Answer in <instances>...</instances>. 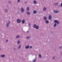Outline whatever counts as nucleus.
<instances>
[{"mask_svg": "<svg viewBox=\"0 0 62 62\" xmlns=\"http://www.w3.org/2000/svg\"><path fill=\"white\" fill-rule=\"evenodd\" d=\"M10 23V21H8V23L6 24V27H8Z\"/></svg>", "mask_w": 62, "mask_h": 62, "instance_id": "1", "label": "nucleus"}, {"mask_svg": "<svg viewBox=\"0 0 62 62\" xmlns=\"http://www.w3.org/2000/svg\"><path fill=\"white\" fill-rule=\"evenodd\" d=\"M54 22L55 23H57V24H59V23H60L58 21V20H55L54 21Z\"/></svg>", "mask_w": 62, "mask_h": 62, "instance_id": "2", "label": "nucleus"}, {"mask_svg": "<svg viewBox=\"0 0 62 62\" xmlns=\"http://www.w3.org/2000/svg\"><path fill=\"white\" fill-rule=\"evenodd\" d=\"M21 12L22 13H23L24 12V10L23 8H22L21 9Z\"/></svg>", "mask_w": 62, "mask_h": 62, "instance_id": "3", "label": "nucleus"}, {"mask_svg": "<svg viewBox=\"0 0 62 62\" xmlns=\"http://www.w3.org/2000/svg\"><path fill=\"white\" fill-rule=\"evenodd\" d=\"M54 12L55 13H59V11L57 10H54Z\"/></svg>", "mask_w": 62, "mask_h": 62, "instance_id": "4", "label": "nucleus"}, {"mask_svg": "<svg viewBox=\"0 0 62 62\" xmlns=\"http://www.w3.org/2000/svg\"><path fill=\"white\" fill-rule=\"evenodd\" d=\"M20 38V35H17L16 37V39H19Z\"/></svg>", "mask_w": 62, "mask_h": 62, "instance_id": "5", "label": "nucleus"}, {"mask_svg": "<svg viewBox=\"0 0 62 62\" xmlns=\"http://www.w3.org/2000/svg\"><path fill=\"white\" fill-rule=\"evenodd\" d=\"M17 22L18 23H21V20L19 19H18L17 20Z\"/></svg>", "mask_w": 62, "mask_h": 62, "instance_id": "6", "label": "nucleus"}, {"mask_svg": "<svg viewBox=\"0 0 62 62\" xmlns=\"http://www.w3.org/2000/svg\"><path fill=\"white\" fill-rule=\"evenodd\" d=\"M43 19L45 21H46L47 19V18L46 16H44L43 18Z\"/></svg>", "mask_w": 62, "mask_h": 62, "instance_id": "7", "label": "nucleus"}, {"mask_svg": "<svg viewBox=\"0 0 62 62\" xmlns=\"http://www.w3.org/2000/svg\"><path fill=\"white\" fill-rule=\"evenodd\" d=\"M25 23V19L23 20L22 21V24H24Z\"/></svg>", "mask_w": 62, "mask_h": 62, "instance_id": "8", "label": "nucleus"}, {"mask_svg": "<svg viewBox=\"0 0 62 62\" xmlns=\"http://www.w3.org/2000/svg\"><path fill=\"white\" fill-rule=\"evenodd\" d=\"M37 13V11L35 10H34L33 11V14H36Z\"/></svg>", "mask_w": 62, "mask_h": 62, "instance_id": "9", "label": "nucleus"}, {"mask_svg": "<svg viewBox=\"0 0 62 62\" xmlns=\"http://www.w3.org/2000/svg\"><path fill=\"white\" fill-rule=\"evenodd\" d=\"M49 20H51L52 19V16L51 15H49Z\"/></svg>", "mask_w": 62, "mask_h": 62, "instance_id": "10", "label": "nucleus"}, {"mask_svg": "<svg viewBox=\"0 0 62 62\" xmlns=\"http://www.w3.org/2000/svg\"><path fill=\"white\" fill-rule=\"evenodd\" d=\"M46 8L44 7L43 8V11H46Z\"/></svg>", "mask_w": 62, "mask_h": 62, "instance_id": "11", "label": "nucleus"}, {"mask_svg": "<svg viewBox=\"0 0 62 62\" xmlns=\"http://www.w3.org/2000/svg\"><path fill=\"white\" fill-rule=\"evenodd\" d=\"M26 9L27 11H29V10H30V9L29 8V7H27Z\"/></svg>", "mask_w": 62, "mask_h": 62, "instance_id": "12", "label": "nucleus"}, {"mask_svg": "<svg viewBox=\"0 0 62 62\" xmlns=\"http://www.w3.org/2000/svg\"><path fill=\"white\" fill-rule=\"evenodd\" d=\"M27 14V15H30V13L29 12H26Z\"/></svg>", "mask_w": 62, "mask_h": 62, "instance_id": "13", "label": "nucleus"}, {"mask_svg": "<svg viewBox=\"0 0 62 62\" xmlns=\"http://www.w3.org/2000/svg\"><path fill=\"white\" fill-rule=\"evenodd\" d=\"M0 56H1V57H3V58H4L5 57V55H2Z\"/></svg>", "mask_w": 62, "mask_h": 62, "instance_id": "14", "label": "nucleus"}, {"mask_svg": "<svg viewBox=\"0 0 62 62\" xmlns=\"http://www.w3.org/2000/svg\"><path fill=\"white\" fill-rule=\"evenodd\" d=\"M5 13H8V10L7 9H6L5 10Z\"/></svg>", "mask_w": 62, "mask_h": 62, "instance_id": "15", "label": "nucleus"}, {"mask_svg": "<svg viewBox=\"0 0 62 62\" xmlns=\"http://www.w3.org/2000/svg\"><path fill=\"white\" fill-rule=\"evenodd\" d=\"M37 26V24H35L34 25H33V28H36V27Z\"/></svg>", "mask_w": 62, "mask_h": 62, "instance_id": "16", "label": "nucleus"}, {"mask_svg": "<svg viewBox=\"0 0 62 62\" xmlns=\"http://www.w3.org/2000/svg\"><path fill=\"white\" fill-rule=\"evenodd\" d=\"M35 28H36V29H39V26H37Z\"/></svg>", "mask_w": 62, "mask_h": 62, "instance_id": "17", "label": "nucleus"}, {"mask_svg": "<svg viewBox=\"0 0 62 62\" xmlns=\"http://www.w3.org/2000/svg\"><path fill=\"white\" fill-rule=\"evenodd\" d=\"M25 48L26 49H29V46H25Z\"/></svg>", "mask_w": 62, "mask_h": 62, "instance_id": "18", "label": "nucleus"}, {"mask_svg": "<svg viewBox=\"0 0 62 62\" xmlns=\"http://www.w3.org/2000/svg\"><path fill=\"white\" fill-rule=\"evenodd\" d=\"M33 3L34 4H37V2L36 0H34L33 2Z\"/></svg>", "mask_w": 62, "mask_h": 62, "instance_id": "19", "label": "nucleus"}, {"mask_svg": "<svg viewBox=\"0 0 62 62\" xmlns=\"http://www.w3.org/2000/svg\"><path fill=\"white\" fill-rule=\"evenodd\" d=\"M54 5H58V2H56V3H54Z\"/></svg>", "mask_w": 62, "mask_h": 62, "instance_id": "20", "label": "nucleus"}, {"mask_svg": "<svg viewBox=\"0 0 62 62\" xmlns=\"http://www.w3.org/2000/svg\"><path fill=\"white\" fill-rule=\"evenodd\" d=\"M56 26H57V24L56 23H55L53 25V27H56Z\"/></svg>", "mask_w": 62, "mask_h": 62, "instance_id": "21", "label": "nucleus"}, {"mask_svg": "<svg viewBox=\"0 0 62 62\" xmlns=\"http://www.w3.org/2000/svg\"><path fill=\"white\" fill-rule=\"evenodd\" d=\"M29 27H31V24L30 23H29L28 24Z\"/></svg>", "mask_w": 62, "mask_h": 62, "instance_id": "22", "label": "nucleus"}, {"mask_svg": "<svg viewBox=\"0 0 62 62\" xmlns=\"http://www.w3.org/2000/svg\"><path fill=\"white\" fill-rule=\"evenodd\" d=\"M21 46H22V45H19L18 48V49H20L21 47Z\"/></svg>", "mask_w": 62, "mask_h": 62, "instance_id": "23", "label": "nucleus"}, {"mask_svg": "<svg viewBox=\"0 0 62 62\" xmlns=\"http://www.w3.org/2000/svg\"><path fill=\"white\" fill-rule=\"evenodd\" d=\"M36 61V58L35 59H34L32 61L33 62H35Z\"/></svg>", "mask_w": 62, "mask_h": 62, "instance_id": "24", "label": "nucleus"}, {"mask_svg": "<svg viewBox=\"0 0 62 62\" xmlns=\"http://www.w3.org/2000/svg\"><path fill=\"white\" fill-rule=\"evenodd\" d=\"M17 43L18 44H20V40H18Z\"/></svg>", "mask_w": 62, "mask_h": 62, "instance_id": "25", "label": "nucleus"}, {"mask_svg": "<svg viewBox=\"0 0 62 62\" xmlns=\"http://www.w3.org/2000/svg\"><path fill=\"white\" fill-rule=\"evenodd\" d=\"M13 50L14 51H16V48L15 47H14L13 48Z\"/></svg>", "mask_w": 62, "mask_h": 62, "instance_id": "26", "label": "nucleus"}, {"mask_svg": "<svg viewBox=\"0 0 62 62\" xmlns=\"http://www.w3.org/2000/svg\"><path fill=\"white\" fill-rule=\"evenodd\" d=\"M26 38L27 39H29L30 38V36H28L26 37Z\"/></svg>", "mask_w": 62, "mask_h": 62, "instance_id": "27", "label": "nucleus"}, {"mask_svg": "<svg viewBox=\"0 0 62 62\" xmlns=\"http://www.w3.org/2000/svg\"><path fill=\"white\" fill-rule=\"evenodd\" d=\"M46 23H49V21H48V20H47L46 21Z\"/></svg>", "mask_w": 62, "mask_h": 62, "instance_id": "28", "label": "nucleus"}, {"mask_svg": "<svg viewBox=\"0 0 62 62\" xmlns=\"http://www.w3.org/2000/svg\"><path fill=\"white\" fill-rule=\"evenodd\" d=\"M39 58H41V55L40 54H39Z\"/></svg>", "mask_w": 62, "mask_h": 62, "instance_id": "29", "label": "nucleus"}, {"mask_svg": "<svg viewBox=\"0 0 62 62\" xmlns=\"http://www.w3.org/2000/svg\"><path fill=\"white\" fill-rule=\"evenodd\" d=\"M11 3V1H9L8 2V3L9 4H10Z\"/></svg>", "mask_w": 62, "mask_h": 62, "instance_id": "30", "label": "nucleus"}, {"mask_svg": "<svg viewBox=\"0 0 62 62\" xmlns=\"http://www.w3.org/2000/svg\"><path fill=\"white\" fill-rule=\"evenodd\" d=\"M20 0H18L17 1V3H20Z\"/></svg>", "mask_w": 62, "mask_h": 62, "instance_id": "31", "label": "nucleus"}, {"mask_svg": "<svg viewBox=\"0 0 62 62\" xmlns=\"http://www.w3.org/2000/svg\"><path fill=\"white\" fill-rule=\"evenodd\" d=\"M8 40H6V42H8Z\"/></svg>", "mask_w": 62, "mask_h": 62, "instance_id": "32", "label": "nucleus"}, {"mask_svg": "<svg viewBox=\"0 0 62 62\" xmlns=\"http://www.w3.org/2000/svg\"><path fill=\"white\" fill-rule=\"evenodd\" d=\"M25 4H27V1H25Z\"/></svg>", "mask_w": 62, "mask_h": 62, "instance_id": "33", "label": "nucleus"}, {"mask_svg": "<svg viewBox=\"0 0 62 62\" xmlns=\"http://www.w3.org/2000/svg\"><path fill=\"white\" fill-rule=\"evenodd\" d=\"M62 46H60V47H59V48H60V49H61V48H62Z\"/></svg>", "mask_w": 62, "mask_h": 62, "instance_id": "34", "label": "nucleus"}, {"mask_svg": "<svg viewBox=\"0 0 62 62\" xmlns=\"http://www.w3.org/2000/svg\"><path fill=\"white\" fill-rule=\"evenodd\" d=\"M53 59H55V57H53Z\"/></svg>", "mask_w": 62, "mask_h": 62, "instance_id": "35", "label": "nucleus"}, {"mask_svg": "<svg viewBox=\"0 0 62 62\" xmlns=\"http://www.w3.org/2000/svg\"><path fill=\"white\" fill-rule=\"evenodd\" d=\"M61 6L62 7V3H61Z\"/></svg>", "mask_w": 62, "mask_h": 62, "instance_id": "36", "label": "nucleus"}, {"mask_svg": "<svg viewBox=\"0 0 62 62\" xmlns=\"http://www.w3.org/2000/svg\"><path fill=\"white\" fill-rule=\"evenodd\" d=\"M27 33H29V31H28L27 32Z\"/></svg>", "mask_w": 62, "mask_h": 62, "instance_id": "37", "label": "nucleus"}, {"mask_svg": "<svg viewBox=\"0 0 62 62\" xmlns=\"http://www.w3.org/2000/svg\"><path fill=\"white\" fill-rule=\"evenodd\" d=\"M58 8H60V5H58Z\"/></svg>", "mask_w": 62, "mask_h": 62, "instance_id": "38", "label": "nucleus"}, {"mask_svg": "<svg viewBox=\"0 0 62 62\" xmlns=\"http://www.w3.org/2000/svg\"><path fill=\"white\" fill-rule=\"evenodd\" d=\"M30 48H32V46H30Z\"/></svg>", "mask_w": 62, "mask_h": 62, "instance_id": "39", "label": "nucleus"}, {"mask_svg": "<svg viewBox=\"0 0 62 62\" xmlns=\"http://www.w3.org/2000/svg\"><path fill=\"white\" fill-rule=\"evenodd\" d=\"M2 50V49H1V48H0V50Z\"/></svg>", "mask_w": 62, "mask_h": 62, "instance_id": "40", "label": "nucleus"}]
</instances>
